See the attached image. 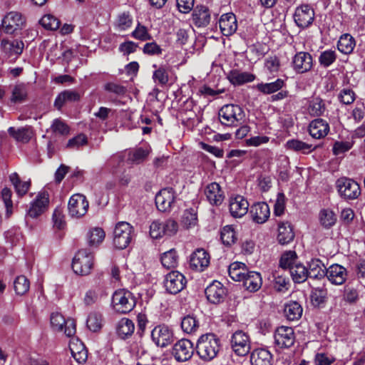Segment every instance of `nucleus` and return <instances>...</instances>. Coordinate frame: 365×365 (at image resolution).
Listing matches in <instances>:
<instances>
[{
  "instance_id": "obj_1",
  "label": "nucleus",
  "mask_w": 365,
  "mask_h": 365,
  "mask_svg": "<svg viewBox=\"0 0 365 365\" xmlns=\"http://www.w3.org/2000/svg\"><path fill=\"white\" fill-rule=\"evenodd\" d=\"M195 350L199 358L205 362L217 357L221 350V341L213 333L201 335L197 341Z\"/></svg>"
},
{
  "instance_id": "obj_2",
  "label": "nucleus",
  "mask_w": 365,
  "mask_h": 365,
  "mask_svg": "<svg viewBox=\"0 0 365 365\" xmlns=\"http://www.w3.org/2000/svg\"><path fill=\"white\" fill-rule=\"evenodd\" d=\"M245 113L238 105L227 104L223 106L218 112L220 123L225 126L236 127L244 120Z\"/></svg>"
},
{
  "instance_id": "obj_3",
  "label": "nucleus",
  "mask_w": 365,
  "mask_h": 365,
  "mask_svg": "<svg viewBox=\"0 0 365 365\" xmlns=\"http://www.w3.org/2000/svg\"><path fill=\"white\" fill-rule=\"evenodd\" d=\"M135 304V297L128 290L120 289L116 290L113 294L112 306L118 313H129L134 309Z\"/></svg>"
},
{
  "instance_id": "obj_4",
  "label": "nucleus",
  "mask_w": 365,
  "mask_h": 365,
  "mask_svg": "<svg viewBox=\"0 0 365 365\" xmlns=\"http://www.w3.org/2000/svg\"><path fill=\"white\" fill-rule=\"evenodd\" d=\"M336 187L339 196L344 200L357 199L361 195L359 185L353 179L343 177L336 181Z\"/></svg>"
},
{
  "instance_id": "obj_5",
  "label": "nucleus",
  "mask_w": 365,
  "mask_h": 365,
  "mask_svg": "<svg viewBox=\"0 0 365 365\" xmlns=\"http://www.w3.org/2000/svg\"><path fill=\"white\" fill-rule=\"evenodd\" d=\"M93 265V255L86 250H79L75 255L72 269L79 275L90 274Z\"/></svg>"
},
{
  "instance_id": "obj_6",
  "label": "nucleus",
  "mask_w": 365,
  "mask_h": 365,
  "mask_svg": "<svg viewBox=\"0 0 365 365\" xmlns=\"http://www.w3.org/2000/svg\"><path fill=\"white\" fill-rule=\"evenodd\" d=\"M133 233V227L126 222H118L113 232V244L120 250L126 248L130 244Z\"/></svg>"
},
{
  "instance_id": "obj_7",
  "label": "nucleus",
  "mask_w": 365,
  "mask_h": 365,
  "mask_svg": "<svg viewBox=\"0 0 365 365\" xmlns=\"http://www.w3.org/2000/svg\"><path fill=\"white\" fill-rule=\"evenodd\" d=\"M26 20L21 14L17 11H10L4 17L0 26V30L7 34H14L21 30L25 26Z\"/></svg>"
},
{
  "instance_id": "obj_8",
  "label": "nucleus",
  "mask_w": 365,
  "mask_h": 365,
  "mask_svg": "<svg viewBox=\"0 0 365 365\" xmlns=\"http://www.w3.org/2000/svg\"><path fill=\"white\" fill-rule=\"evenodd\" d=\"M24 48V42L19 39L3 38L0 43L1 51L9 62H14L22 53Z\"/></svg>"
},
{
  "instance_id": "obj_9",
  "label": "nucleus",
  "mask_w": 365,
  "mask_h": 365,
  "mask_svg": "<svg viewBox=\"0 0 365 365\" xmlns=\"http://www.w3.org/2000/svg\"><path fill=\"white\" fill-rule=\"evenodd\" d=\"M51 324L54 330L64 331L68 337L73 336L76 331L75 321L73 319L66 320L63 316L58 312L51 314Z\"/></svg>"
},
{
  "instance_id": "obj_10",
  "label": "nucleus",
  "mask_w": 365,
  "mask_h": 365,
  "mask_svg": "<svg viewBox=\"0 0 365 365\" xmlns=\"http://www.w3.org/2000/svg\"><path fill=\"white\" fill-rule=\"evenodd\" d=\"M88 206L89 203L85 195L78 193L74 194L68 201V213L72 217H81L86 214Z\"/></svg>"
},
{
  "instance_id": "obj_11",
  "label": "nucleus",
  "mask_w": 365,
  "mask_h": 365,
  "mask_svg": "<svg viewBox=\"0 0 365 365\" xmlns=\"http://www.w3.org/2000/svg\"><path fill=\"white\" fill-rule=\"evenodd\" d=\"M194 346L189 339H182L177 341L173 346L172 355L178 362H184L192 356Z\"/></svg>"
},
{
  "instance_id": "obj_12",
  "label": "nucleus",
  "mask_w": 365,
  "mask_h": 365,
  "mask_svg": "<svg viewBox=\"0 0 365 365\" xmlns=\"http://www.w3.org/2000/svg\"><path fill=\"white\" fill-rule=\"evenodd\" d=\"M186 282L185 277L182 273L172 271L166 274L164 286L168 293L176 294L184 289Z\"/></svg>"
},
{
  "instance_id": "obj_13",
  "label": "nucleus",
  "mask_w": 365,
  "mask_h": 365,
  "mask_svg": "<svg viewBox=\"0 0 365 365\" xmlns=\"http://www.w3.org/2000/svg\"><path fill=\"white\" fill-rule=\"evenodd\" d=\"M233 351L238 356H245L250 350V343L248 335L242 331H235L231 339Z\"/></svg>"
},
{
  "instance_id": "obj_14",
  "label": "nucleus",
  "mask_w": 365,
  "mask_h": 365,
  "mask_svg": "<svg viewBox=\"0 0 365 365\" xmlns=\"http://www.w3.org/2000/svg\"><path fill=\"white\" fill-rule=\"evenodd\" d=\"M294 22L297 26L304 29L309 26L314 19V9L308 4L297 7L294 14Z\"/></svg>"
},
{
  "instance_id": "obj_15",
  "label": "nucleus",
  "mask_w": 365,
  "mask_h": 365,
  "mask_svg": "<svg viewBox=\"0 0 365 365\" xmlns=\"http://www.w3.org/2000/svg\"><path fill=\"white\" fill-rule=\"evenodd\" d=\"M274 342L281 349L289 348L295 341L294 330L289 327H280L274 332Z\"/></svg>"
},
{
  "instance_id": "obj_16",
  "label": "nucleus",
  "mask_w": 365,
  "mask_h": 365,
  "mask_svg": "<svg viewBox=\"0 0 365 365\" xmlns=\"http://www.w3.org/2000/svg\"><path fill=\"white\" fill-rule=\"evenodd\" d=\"M155 200L158 210L170 211L175 201V192L172 188L163 189L156 195Z\"/></svg>"
},
{
  "instance_id": "obj_17",
  "label": "nucleus",
  "mask_w": 365,
  "mask_h": 365,
  "mask_svg": "<svg viewBox=\"0 0 365 365\" xmlns=\"http://www.w3.org/2000/svg\"><path fill=\"white\" fill-rule=\"evenodd\" d=\"M153 341L159 347H166L173 341V333L165 325H158L151 331Z\"/></svg>"
},
{
  "instance_id": "obj_18",
  "label": "nucleus",
  "mask_w": 365,
  "mask_h": 365,
  "mask_svg": "<svg viewBox=\"0 0 365 365\" xmlns=\"http://www.w3.org/2000/svg\"><path fill=\"white\" fill-rule=\"evenodd\" d=\"M210 255L204 249H197L190 257V267L196 272H202L210 264Z\"/></svg>"
},
{
  "instance_id": "obj_19",
  "label": "nucleus",
  "mask_w": 365,
  "mask_h": 365,
  "mask_svg": "<svg viewBox=\"0 0 365 365\" xmlns=\"http://www.w3.org/2000/svg\"><path fill=\"white\" fill-rule=\"evenodd\" d=\"M312 56L308 52L297 53L292 59L293 69L298 73H304L310 71L313 66Z\"/></svg>"
},
{
  "instance_id": "obj_20",
  "label": "nucleus",
  "mask_w": 365,
  "mask_h": 365,
  "mask_svg": "<svg viewBox=\"0 0 365 365\" xmlns=\"http://www.w3.org/2000/svg\"><path fill=\"white\" fill-rule=\"evenodd\" d=\"M227 294L223 284L218 281H214L205 289V294L209 302L212 304L222 302Z\"/></svg>"
},
{
  "instance_id": "obj_21",
  "label": "nucleus",
  "mask_w": 365,
  "mask_h": 365,
  "mask_svg": "<svg viewBox=\"0 0 365 365\" xmlns=\"http://www.w3.org/2000/svg\"><path fill=\"white\" fill-rule=\"evenodd\" d=\"M250 214L255 222L263 224L270 216L269 207L264 202H255L250 207Z\"/></svg>"
},
{
  "instance_id": "obj_22",
  "label": "nucleus",
  "mask_w": 365,
  "mask_h": 365,
  "mask_svg": "<svg viewBox=\"0 0 365 365\" xmlns=\"http://www.w3.org/2000/svg\"><path fill=\"white\" fill-rule=\"evenodd\" d=\"M48 203V194L46 192H39L36 199L31 203L28 215L34 218L37 217L46 210Z\"/></svg>"
},
{
  "instance_id": "obj_23",
  "label": "nucleus",
  "mask_w": 365,
  "mask_h": 365,
  "mask_svg": "<svg viewBox=\"0 0 365 365\" xmlns=\"http://www.w3.org/2000/svg\"><path fill=\"white\" fill-rule=\"evenodd\" d=\"M326 276L329 281L334 284H344L347 277V271L345 267L338 264L331 265L326 271Z\"/></svg>"
},
{
  "instance_id": "obj_24",
  "label": "nucleus",
  "mask_w": 365,
  "mask_h": 365,
  "mask_svg": "<svg viewBox=\"0 0 365 365\" xmlns=\"http://www.w3.org/2000/svg\"><path fill=\"white\" fill-rule=\"evenodd\" d=\"M219 26L224 36H229L233 34L237 29L235 15L233 13L222 14L219 20Z\"/></svg>"
},
{
  "instance_id": "obj_25",
  "label": "nucleus",
  "mask_w": 365,
  "mask_h": 365,
  "mask_svg": "<svg viewBox=\"0 0 365 365\" xmlns=\"http://www.w3.org/2000/svg\"><path fill=\"white\" fill-rule=\"evenodd\" d=\"M210 13L208 8L203 5H197L192 14V21L195 26L205 27L210 21Z\"/></svg>"
},
{
  "instance_id": "obj_26",
  "label": "nucleus",
  "mask_w": 365,
  "mask_h": 365,
  "mask_svg": "<svg viewBox=\"0 0 365 365\" xmlns=\"http://www.w3.org/2000/svg\"><path fill=\"white\" fill-rule=\"evenodd\" d=\"M205 195L210 203L213 205H221L225 198L224 192L217 182L207 185L205 189Z\"/></svg>"
},
{
  "instance_id": "obj_27",
  "label": "nucleus",
  "mask_w": 365,
  "mask_h": 365,
  "mask_svg": "<svg viewBox=\"0 0 365 365\" xmlns=\"http://www.w3.org/2000/svg\"><path fill=\"white\" fill-rule=\"evenodd\" d=\"M309 132L314 138H323L327 136L329 132V125L324 119L317 118L310 123Z\"/></svg>"
},
{
  "instance_id": "obj_28",
  "label": "nucleus",
  "mask_w": 365,
  "mask_h": 365,
  "mask_svg": "<svg viewBox=\"0 0 365 365\" xmlns=\"http://www.w3.org/2000/svg\"><path fill=\"white\" fill-rule=\"evenodd\" d=\"M249 203L242 196H237L230 199V212L234 217H242L248 211Z\"/></svg>"
},
{
  "instance_id": "obj_29",
  "label": "nucleus",
  "mask_w": 365,
  "mask_h": 365,
  "mask_svg": "<svg viewBox=\"0 0 365 365\" xmlns=\"http://www.w3.org/2000/svg\"><path fill=\"white\" fill-rule=\"evenodd\" d=\"M242 282H243L244 287L251 292L259 290L262 284L260 273L254 271H248Z\"/></svg>"
},
{
  "instance_id": "obj_30",
  "label": "nucleus",
  "mask_w": 365,
  "mask_h": 365,
  "mask_svg": "<svg viewBox=\"0 0 365 365\" xmlns=\"http://www.w3.org/2000/svg\"><path fill=\"white\" fill-rule=\"evenodd\" d=\"M252 365H272V354L265 349H256L250 356Z\"/></svg>"
},
{
  "instance_id": "obj_31",
  "label": "nucleus",
  "mask_w": 365,
  "mask_h": 365,
  "mask_svg": "<svg viewBox=\"0 0 365 365\" xmlns=\"http://www.w3.org/2000/svg\"><path fill=\"white\" fill-rule=\"evenodd\" d=\"M8 133L16 141L23 143H28L34 135L33 130L29 126L22 127L18 129L10 127L8 129Z\"/></svg>"
},
{
  "instance_id": "obj_32",
  "label": "nucleus",
  "mask_w": 365,
  "mask_h": 365,
  "mask_svg": "<svg viewBox=\"0 0 365 365\" xmlns=\"http://www.w3.org/2000/svg\"><path fill=\"white\" fill-rule=\"evenodd\" d=\"M227 78L232 85L240 86L253 81L255 79V76L248 72L232 70L227 74Z\"/></svg>"
},
{
  "instance_id": "obj_33",
  "label": "nucleus",
  "mask_w": 365,
  "mask_h": 365,
  "mask_svg": "<svg viewBox=\"0 0 365 365\" xmlns=\"http://www.w3.org/2000/svg\"><path fill=\"white\" fill-rule=\"evenodd\" d=\"M285 86L283 79L277 78L271 83H260L255 86V88L264 95H269L280 91Z\"/></svg>"
},
{
  "instance_id": "obj_34",
  "label": "nucleus",
  "mask_w": 365,
  "mask_h": 365,
  "mask_svg": "<svg viewBox=\"0 0 365 365\" xmlns=\"http://www.w3.org/2000/svg\"><path fill=\"white\" fill-rule=\"evenodd\" d=\"M81 98L80 94L73 90H66L58 94L56 97L54 106L57 109L60 110L62 106L67 102H76Z\"/></svg>"
},
{
  "instance_id": "obj_35",
  "label": "nucleus",
  "mask_w": 365,
  "mask_h": 365,
  "mask_svg": "<svg viewBox=\"0 0 365 365\" xmlns=\"http://www.w3.org/2000/svg\"><path fill=\"white\" fill-rule=\"evenodd\" d=\"M247 265L242 262H235L229 266L230 277L236 282H242L248 272Z\"/></svg>"
},
{
  "instance_id": "obj_36",
  "label": "nucleus",
  "mask_w": 365,
  "mask_h": 365,
  "mask_svg": "<svg viewBox=\"0 0 365 365\" xmlns=\"http://www.w3.org/2000/svg\"><path fill=\"white\" fill-rule=\"evenodd\" d=\"M294 233L289 222H281L278 227L277 240L281 245H286L294 240Z\"/></svg>"
},
{
  "instance_id": "obj_37",
  "label": "nucleus",
  "mask_w": 365,
  "mask_h": 365,
  "mask_svg": "<svg viewBox=\"0 0 365 365\" xmlns=\"http://www.w3.org/2000/svg\"><path fill=\"white\" fill-rule=\"evenodd\" d=\"M327 268L319 259H312L309 263L308 274L310 278L322 279L326 276Z\"/></svg>"
},
{
  "instance_id": "obj_38",
  "label": "nucleus",
  "mask_w": 365,
  "mask_h": 365,
  "mask_svg": "<svg viewBox=\"0 0 365 365\" xmlns=\"http://www.w3.org/2000/svg\"><path fill=\"white\" fill-rule=\"evenodd\" d=\"M9 180L12 183L17 195L19 197L25 195L31 187V182L22 181L16 173H14L9 175Z\"/></svg>"
},
{
  "instance_id": "obj_39",
  "label": "nucleus",
  "mask_w": 365,
  "mask_h": 365,
  "mask_svg": "<svg viewBox=\"0 0 365 365\" xmlns=\"http://www.w3.org/2000/svg\"><path fill=\"white\" fill-rule=\"evenodd\" d=\"M303 309L302 306L295 301L286 304L284 308V314L289 321H295L301 318Z\"/></svg>"
},
{
  "instance_id": "obj_40",
  "label": "nucleus",
  "mask_w": 365,
  "mask_h": 365,
  "mask_svg": "<svg viewBox=\"0 0 365 365\" xmlns=\"http://www.w3.org/2000/svg\"><path fill=\"white\" fill-rule=\"evenodd\" d=\"M135 330V325L132 320L123 318L117 325V333L121 339H126L131 336Z\"/></svg>"
},
{
  "instance_id": "obj_41",
  "label": "nucleus",
  "mask_w": 365,
  "mask_h": 365,
  "mask_svg": "<svg viewBox=\"0 0 365 365\" xmlns=\"http://www.w3.org/2000/svg\"><path fill=\"white\" fill-rule=\"evenodd\" d=\"M355 45L356 43L354 37L349 34H345L341 36L338 41L337 48L341 53L349 54L353 51Z\"/></svg>"
},
{
  "instance_id": "obj_42",
  "label": "nucleus",
  "mask_w": 365,
  "mask_h": 365,
  "mask_svg": "<svg viewBox=\"0 0 365 365\" xmlns=\"http://www.w3.org/2000/svg\"><path fill=\"white\" fill-rule=\"evenodd\" d=\"M320 225L325 229L333 227L336 222V215L330 209H322L319 213Z\"/></svg>"
},
{
  "instance_id": "obj_43",
  "label": "nucleus",
  "mask_w": 365,
  "mask_h": 365,
  "mask_svg": "<svg viewBox=\"0 0 365 365\" xmlns=\"http://www.w3.org/2000/svg\"><path fill=\"white\" fill-rule=\"evenodd\" d=\"M289 273L296 283L303 282L309 277L307 268L301 263L290 267Z\"/></svg>"
},
{
  "instance_id": "obj_44",
  "label": "nucleus",
  "mask_w": 365,
  "mask_h": 365,
  "mask_svg": "<svg viewBox=\"0 0 365 365\" xmlns=\"http://www.w3.org/2000/svg\"><path fill=\"white\" fill-rule=\"evenodd\" d=\"M285 146L289 150L295 152H302L304 154L309 153L314 150L312 144H308L295 139L289 140L286 143Z\"/></svg>"
},
{
  "instance_id": "obj_45",
  "label": "nucleus",
  "mask_w": 365,
  "mask_h": 365,
  "mask_svg": "<svg viewBox=\"0 0 365 365\" xmlns=\"http://www.w3.org/2000/svg\"><path fill=\"white\" fill-rule=\"evenodd\" d=\"M163 266L167 269L175 268L178 263V256L175 249L165 252L160 258Z\"/></svg>"
},
{
  "instance_id": "obj_46",
  "label": "nucleus",
  "mask_w": 365,
  "mask_h": 365,
  "mask_svg": "<svg viewBox=\"0 0 365 365\" xmlns=\"http://www.w3.org/2000/svg\"><path fill=\"white\" fill-rule=\"evenodd\" d=\"M200 324L199 321L193 315H187L184 317L181 322V327L184 332L187 334L195 333Z\"/></svg>"
},
{
  "instance_id": "obj_47",
  "label": "nucleus",
  "mask_w": 365,
  "mask_h": 365,
  "mask_svg": "<svg viewBox=\"0 0 365 365\" xmlns=\"http://www.w3.org/2000/svg\"><path fill=\"white\" fill-rule=\"evenodd\" d=\"M181 223L186 229L195 226L197 223V216L195 210L193 208L185 210L181 217Z\"/></svg>"
},
{
  "instance_id": "obj_48",
  "label": "nucleus",
  "mask_w": 365,
  "mask_h": 365,
  "mask_svg": "<svg viewBox=\"0 0 365 365\" xmlns=\"http://www.w3.org/2000/svg\"><path fill=\"white\" fill-rule=\"evenodd\" d=\"M149 155V150L143 148H138L128 153V161L139 164L143 162Z\"/></svg>"
},
{
  "instance_id": "obj_49",
  "label": "nucleus",
  "mask_w": 365,
  "mask_h": 365,
  "mask_svg": "<svg viewBox=\"0 0 365 365\" xmlns=\"http://www.w3.org/2000/svg\"><path fill=\"white\" fill-rule=\"evenodd\" d=\"M220 238L222 243L226 246H231L237 240L235 230L232 225L225 226L220 232Z\"/></svg>"
},
{
  "instance_id": "obj_50",
  "label": "nucleus",
  "mask_w": 365,
  "mask_h": 365,
  "mask_svg": "<svg viewBox=\"0 0 365 365\" xmlns=\"http://www.w3.org/2000/svg\"><path fill=\"white\" fill-rule=\"evenodd\" d=\"M103 318L98 312H91L87 319V327L92 331H98L102 327Z\"/></svg>"
},
{
  "instance_id": "obj_51",
  "label": "nucleus",
  "mask_w": 365,
  "mask_h": 365,
  "mask_svg": "<svg viewBox=\"0 0 365 365\" xmlns=\"http://www.w3.org/2000/svg\"><path fill=\"white\" fill-rule=\"evenodd\" d=\"M272 284L275 290L277 292H285L288 289V279L277 271L272 274Z\"/></svg>"
},
{
  "instance_id": "obj_52",
  "label": "nucleus",
  "mask_w": 365,
  "mask_h": 365,
  "mask_svg": "<svg viewBox=\"0 0 365 365\" xmlns=\"http://www.w3.org/2000/svg\"><path fill=\"white\" fill-rule=\"evenodd\" d=\"M1 199L6 207V217H10L13 213L12 191L9 187H4L1 192Z\"/></svg>"
},
{
  "instance_id": "obj_53",
  "label": "nucleus",
  "mask_w": 365,
  "mask_h": 365,
  "mask_svg": "<svg viewBox=\"0 0 365 365\" xmlns=\"http://www.w3.org/2000/svg\"><path fill=\"white\" fill-rule=\"evenodd\" d=\"M27 97V88L24 84H17L12 90L11 101L13 103H21Z\"/></svg>"
},
{
  "instance_id": "obj_54",
  "label": "nucleus",
  "mask_w": 365,
  "mask_h": 365,
  "mask_svg": "<svg viewBox=\"0 0 365 365\" xmlns=\"http://www.w3.org/2000/svg\"><path fill=\"white\" fill-rule=\"evenodd\" d=\"M30 287L29 281L25 276L20 275L17 277L14 282V287L16 293L19 295L26 294Z\"/></svg>"
},
{
  "instance_id": "obj_55",
  "label": "nucleus",
  "mask_w": 365,
  "mask_h": 365,
  "mask_svg": "<svg viewBox=\"0 0 365 365\" xmlns=\"http://www.w3.org/2000/svg\"><path fill=\"white\" fill-rule=\"evenodd\" d=\"M327 298V290L324 287L314 288L311 294L312 302L314 305L319 306L325 303Z\"/></svg>"
},
{
  "instance_id": "obj_56",
  "label": "nucleus",
  "mask_w": 365,
  "mask_h": 365,
  "mask_svg": "<svg viewBox=\"0 0 365 365\" xmlns=\"http://www.w3.org/2000/svg\"><path fill=\"white\" fill-rule=\"evenodd\" d=\"M309 113L314 116L322 115L325 110V105L320 98H314L309 103Z\"/></svg>"
},
{
  "instance_id": "obj_57",
  "label": "nucleus",
  "mask_w": 365,
  "mask_h": 365,
  "mask_svg": "<svg viewBox=\"0 0 365 365\" xmlns=\"http://www.w3.org/2000/svg\"><path fill=\"white\" fill-rule=\"evenodd\" d=\"M105 232L102 228L95 227L88 233V243L90 245H97L105 238Z\"/></svg>"
},
{
  "instance_id": "obj_58",
  "label": "nucleus",
  "mask_w": 365,
  "mask_h": 365,
  "mask_svg": "<svg viewBox=\"0 0 365 365\" xmlns=\"http://www.w3.org/2000/svg\"><path fill=\"white\" fill-rule=\"evenodd\" d=\"M297 254L294 251H287L282 254L280 261L279 265L282 269L288 268L290 269V267L294 266L295 261L297 259Z\"/></svg>"
},
{
  "instance_id": "obj_59",
  "label": "nucleus",
  "mask_w": 365,
  "mask_h": 365,
  "mask_svg": "<svg viewBox=\"0 0 365 365\" xmlns=\"http://www.w3.org/2000/svg\"><path fill=\"white\" fill-rule=\"evenodd\" d=\"M43 27L48 30H56L59 28L61 22L54 16L51 14L44 15L40 20Z\"/></svg>"
},
{
  "instance_id": "obj_60",
  "label": "nucleus",
  "mask_w": 365,
  "mask_h": 365,
  "mask_svg": "<svg viewBox=\"0 0 365 365\" xmlns=\"http://www.w3.org/2000/svg\"><path fill=\"white\" fill-rule=\"evenodd\" d=\"M353 141H336L332 148L334 155H339L349 151L353 147Z\"/></svg>"
},
{
  "instance_id": "obj_61",
  "label": "nucleus",
  "mask_w": 365,
  "mask_h": 365,
  "mask_svg": "<svg viewBox=\"0 0 365 365\" xmlns=\"http://www.w3.org/2000/svg\"><path fill=\"white\" fill-rule=\"evenodd\" d=\"M132 36L140 41H147L152 38L147 28L140 24H138L135 30L132 32Z\"/></svg>"
},
{
  "instance_id": "obj_62",
  "label": "nucleus",
  "mask_w": 365,
  "mask_h": 365,
  "mask_svg": "<svg viewBox=\"0 0 365 365\" xmlns=\"http://www.w3.org/2000/svg\"><path fill=\"white\" fill-rule=\"evenodd\" d=\"M356 98V94L353 90L350 88L342 89L339 94V101L346 105L351 104Z\"/></svg>"
},
{
  "instance_id": "obj_63",
  "label": "nucleus",
  "mask_w": 365,
  "mask_h": 365,
  "mask_svg": "<svg viewBox=\"0 0 365 365\" xmlns=\"http://www.w3.org/2000/svg\"><path fill=\"white\" fill-rule=\"evenodd\" d=\"M336 58V55L334 51L328 50L322 52L319 56V61L321 65L324 67L329 66Z\"/></svg>"
},
{
  "instance_id": "obj_64",
  "label": "nucleus",
  "mask_w": 365,
  "mask_h": 365,
  "mask_svg": "<svg viewBox=\"0 0 365 365\" xmlns=\"http://www.w3.org/2000/svg\"><path fill=\"white\" fill-rule=\"evenodd\" d=\"M164 235L173 236L178 230V222L173 220L168 219L163 222Z\"/></svg>"
}]
</instances>
